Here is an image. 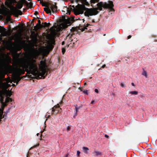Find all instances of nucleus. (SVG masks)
Wrapping results in <instances>:
<instances>
[{
  "mask_svg": "<svg viewBox=\"0 0 157 157\" xmlns=\"http://www.w3.org/2000/svg\"><path fill=\"white\" fill-rule=\"evenodd\" d=\"M49 52V50L47 49L39 48L38 51H36L26 60L18 63L15 69L16 74L20 75L24 74L26 71L36 76L37 78H41L49 69L45 60H42L39 64V70L36 59L40 54H42L44 56H47Z\"/></svg>",
  "mask_w": 157,
  "mask_h": 157,
  "instance_id": "nucleus-1",
  "label": "nucleus"
},
{
  "mask_svg": "<svg viewBox=\"0 0 157 157\" xmlns=\"http://www.w3.org/2000/svg\"><path fill=\"white\" fill-rule=\"evenodd\" d=\"M98 8L91 9H86L84 13L85 16L88 17L92 15H96L98 13V10L101 11L102 10V8H109L111 11H113V2L111 1H109L108 3L106 2H100L97 4Z\"/></svg>",
  "mask_w": 157,
  "mask_h": 157,
  "instance_id": "nucleus-2",
  "label": "nucleus"
},
{
  "mask_svg": "<svg viewBox=\"0 0 157 157\" xmlns=\"http://www.w3.org/2000/svg\"><path fill=\"white\" fill-rule=\"evenodd\" d=\"M71 22L69 20L64 19L60 23L59 25L57 27V30L59 31L63 29L66 28L71 25Z\"/></svg>",
  "mask_w": 157,
  "mask_h": 157,
  "instance_id": "nucleus-3",
  "label": "nucleus"
},
{
  "mask_svg": "<svg viewBox=\"0 0 157 157\" xmlns=\"http://www.w3.org/2000/svg\"><path fill=\"white\" fill-rule=\"evenodd\" d=\"M23 6V3L20 2L17 3L16 8L14 6H12L11 8V10L12 13L15 15H18L20 13H21L20 10H18L17 9H21Z\"/></svg>",
  "mask_w": 157,
  "mask_h": 157,
  "instance_id": "nucleus-4",
  "label": "nucleus"
},
{
  "mask_svg": "<svg viewBox=\"0 0 157 157\" xmlns=\"http://www.w3.org/2000/svg\"><path fill=\"white\" fill-rule=\"evenodd\" d=\"M73 7L74 13L76 15L82 14L85 9L84 6L81 5L76 6L75 8L73 6Z\"/></svg>",
  "mask_w": 157,
  "mask_h": 157,
  "instance_id": "nucleus-5",
  "label": "nucleus"
},
{
  "mask_svg": "<svg viewBox=\"0 0 157 157\" xmlns=\"http://www.w3.org/2000/svg\"><path fill=\"white\" fill-rule=\"evenodd\" d=\"M5 28L0 26V33H1V36H5L10 35L11 33L10 31H5Z\"/></svg>",
  "mask_w": 157,
  "mask_h": 157,
  "instance_id": "nucleus-6",
  "label": "nucleus"
},
{
  "mask_svg": "<svg viewBox=\"0 0 157 157\" xmlns=\"http://www.w3.org/2000/svg\"><path fill=\"white\" fill-rule=\"evenodd\" d=\"M61 109L60 108L59 104H57L52 108V113H55L56 114L58 112H61Z\"/></svg>",
  "mask_w": 157,
  "mask_h": 157,
  "instance_id": "nucleus-7",
  "label": "nucleus"
},
{
  "mask_svg": "<svg viewBox=\"0 0 157 157\" xmlns=\"http://www.w3.org/2000/svg\"><path fill=\"white\" fill-rule=\"evenodd\" d=\"M42 25L41 24L40 21L39 20L38 21V23L34 27V29L36 30H37L38 29H40L41 28Z\"/></svg>",
  "mask_w": 157,
  "mask_h": 157,
  "instance_id": "nucleus-8",
  "label": "nucleus"
},
{
  "mask_svg": "<svg viewBox=\"0 0 157 157\" xmlns=\"http://www.w3.org/2000/svg\"><path fill=\"white\" fill-rule=\"evenodd\" d=\"M50 7L52 12H55L57 11V7L56 5L52 4Z\"/></svg>",
  "mask_w": 157,
  "mask_h": 157,
  "instance_id": "nucleus-9",
  "label": "nucleus"
},
{
  "mask_svg": "<svg viewBox=\"0 0 157 157\" xmlns=\"http://www.w3.org/2000/svg\"><path fill=\"white\" fill-rule=\"evenodd\" d=\"M4 110V107H1L0 108V121H1V119L2 118V115L3 113V111Z\"/></svg>",
  "mask_w": 157,
  "mask_h": 157,
  "instance_id": "nucleus-10",
  "label": "nucleus"
},
{
  "mask_svg": "<svg viewBox=\"0 0 157 157\" xmlns=\"http://www.w3.org/2000/svg\"><path fill=\"white\" fill-rule=\"evenodd\" d=\"M44 10L46 11V13H49L50 14L51 13V12L52 11L50 7L47 8H44Z\"/></svg>",
  "mask_w": 157,
  "mask_h": 157,
  "instance_id": "nucleus-11",
  "label": "nucleus"
},
{
  "mask_svg": "<svg viewBox=\"0 0 157 157\" xmlns=\"http://www.w3.org/2000/svg\"><path fill=\"white\" fill-rule=\"evenodd\" d=\"M128 94L132 95H136L138 94V92L136 91H130L129 92Z\"/></svg>",
  "mask_w": 157,
  "mask_h": 157,
  "instance_id": "nucleus-12",
  "label": "nucleus"
},
{
  "mask_svg": "<svg viewBox=\"0 0 157 157\" xmlns=\"http://www.w3.org/2000/svg\"><path fill=\"white\" fill-rule=\"evenodd\" d=\"M82 149L83 152L86 154L88 153V151L89 150L88 148L86 147H82Z\"/></svg>",
  "mask_w": 157,
  "mask_h": 157,
  "instance_id": "nucleus-13",
  "label": "nucleus"
},
{
  "mask_svg": "<svg viewBox=\"0 0 157 157\" xmlns=\"http://www.w3.org/2000/svg\"><path fill=\"white\" fill-rule=\"evenodd\" d=\"M94 155L95 156L101 155H102V153L101 152L97 151H94Z\"/></svg>",
  "mask_w": 157,
  "mask_h": 157,
  "instance_id": "nucleus-14",
  "label": "nucleus"
},
{
  "mask_svg": "<svg viewBox=\"0 0 157 157\" xmlns=\"http://www.w3.org/2000/svg\"><path fill=\"white\" fill-rule=\"evenodd\" d=\"M142 75L145 76L146 78L147 77V72L146 71H145L144 69H143V72L142 73Z\"/></svg>",
  "mask_w": 157,
  "mask_h": 157,
  "instance_id": "nucleus-15",
  "label": "nucleus"
},
{
  "mask_svg": "<svg viewBox=\"0 0 157 157\" xmlns=\"http://www.w3.org/2000/svg\"><path fill=\"white\" fill-rule=\"evenodd\" d=\"M50 24L49 23H47L46 22H45L44 23L43 25H42V26L41 28L48 27L50 25Z\"/></svg>",
  "mask_w": 157,
  "mask_h": 157,
  "instance_id": "nucleus-16",
  "label": "nucleus"
},
{
  "mask_svg": "<svg viewBox=\"0 0 157 157\" xmlns=\"http://www.w3.org/2000/svg\"><path fill=\"white\" fill-rule=\"evenodd\" d=\"M75 112L77 113H78V110L80 108L79 107H78L77 105H75Z\"/></svg>",
  "mask_w": 157,
  "mask_h": 157,
  "instance_id": "nucleus-17",
  "label": "nucleus"
},
{
  "mask_svg": "<svg viewBox=\"0 0 157 157\" xmlns=\"http://www.w3.org/2000/svg\"><path fill=\"white\" fill-rule=\"evenodd\" d=\"M7 102H6V101L4 102H3L2 103V107H4V108L5 106H6L7 105Z\"/></svg>",
  "mask_w": 157,
  "mask_h": 157,
  "instance_id": "nucleus-18",
  "label": "nucleus"
},
{
  "mask_svg": "<svg viewBox=\"0 0 157 157\" xmlns=\"http://www.w3.org/2000/svg\"><path fill=\"white\" fill-rule=\"evenodd\" d=\"M80 152L78 151H77V156L78 157L80 156Z\"/></svg>",
  "mask_w": 157,
  "mask_h": 157,
  "instance_id": "nucleus-19",
  "label": "nucleus"
},
{
  "mask_svg": "<svg viewBox=\"0 0 157 157\" xmlns=\"http://www.w3.org/2000/svg\"><path fill=\"white\" fill-rule=\"evenodd\" d=\"M62 52L63 54L65 52V49L64 48H62Z\"/></svg>",
  "mask_w": 157,
  "mask_h": 157,
  "instance_id": "nucleus-20",
  "label": "nucleus"
},
{
  "mask_svg": "<svg viewBox=\"0 0 157 157\" xmlns=\"http://www.w3.org/2000/svg\"><path fill=\"white\" fill-rule=\"evenodd\" d=\"M78 114V113L75 112V114H74L73 117L74 118H75V117Z\"/></svg>",
  "mask_w": 157,
  "mask_h": 157,
  "instance_id": "nucleus-21",
  "label": "nucleus"
},
{
  "mask_svg": "<svg viewBox=\"0 0 157 157\" xmlns=\"http://www.w3.org/2000/svg\"><path fill=\"white\" fill-rule=\"evenodd\" d=\"M120 85L122 87H125V85L123 83H121V84H120Z\"/></svg>",
  "mask_w": 157,
  "mask_h": 157,
  "instance_id": "nucleus-22",
  "label": "nucleus"
},
{
  "mask_svg": "<svg viewBox=\"0 0 157 157\" xmlns=\"http://www.w3.org/2000/svg\"><path fill=\"white\" fill-rule=\"evenodd\" d=\"M71 128L69 126H67V131H70L71 130Z\"/></svg>",
  "mask_w": 157,
  "mask_h": 157,
  "instance_id": "nucleus-23",
  "label": "nucleus"
},
{
  "mask_svg": "<svg viewBox=\"0 0 157 157\" xmlns=\"http://www.w3.org/2000/svg\"><path fill=\"white\" fill-rule=\"evenodd\" d=\"M29 7L30 8H31L32 7V3H29Z\"/></svg>",
  "mask_w": 157,
  "mask_h": 157,
  "instance_id": "nucleus-24",
  "label": "nucleus"
},
{
  "mask_svg": "<svg viewBox=\"0 0 157 157\" xmlns=\"http://www.w3.org/2000/svg\"><path fill=\"white\" fill-rule=\"evenodd\" d=\"M83 92L84 93L86 94H88V92L87 90H83Z\"/></svg>",
  "mask_w": 157,
  "mask_h": 157,
  "instance_id": "nucleus-25",
  "label": "nucleus"
},
{
  "mask_svg": "<svg viewBox=\"0 0 157 157\" xmlns=\"http://www.w3.org/2000/svg\"><path fill=\"white\" fill-rule=\"evenodd\" d=\"M45 130V129H44L41 132V133H42L43 132H44V131ZM42 134H41V135L40 136V140H41V138H42Z\"/></svg>",
  "mask_w": 157,
  "mask_h": 157,
  "instance_id": "nucleus-26",
  "label": "nucleus"
},
{
  "mask_svg": "<svg viewBox=\"0 0 157 157\" xmlns=\"http://www.w3.org/2000/svg\"><path fill=\"white\" fill-rule=\"evenodd\" d=\"M94 91L96 93H98V92H99L98 90L96 89H95Z\"/></svg>",
  "mask_w": 157,
  "mask_h": 157,
  "instance_id": "nucleus-27",
  "label": "nucleus"
},
{
  "mask_svg": "<svg viewBox=\"0 0 157 157\" xmlns=\"http://www.w3.org/2000/svg\"><path fill=\"white\" fill-rule=\"evenodd\" d=\"M131 35H129L128 37V39H129L130 38H131Z\"/></svg>",
  "mask_w": 157,
  "mask_h": 157,
  "instance_id": "nucleus-28",
  "label": "nucleus"
},
{
  "mask_svg": "<svg viewBox=\"0 0 157 157\" xmlns=\"http://www.w3.org/2000/svg\"><path fill=\"white\" fill-rule=\"evenodd\" d=\"M105 137L106 138H108L109 136L106 134H105Z\"/></svg>",
  "mask_w": 157,
  "mask_h": 157,
  "instance_id": "nucleus-29",
  "label": "nucleus"
},
{
  "mask_svg": "<svg viewBox=\"0 0 157 157\" xmlns=\"http://www.w3.org/2000/svg\"><path fill=\"white\" fill-rule=\"evenodd\" d=\"M131 84H132V86H135V84H134L132 82V83H131Z\"/></svg>",
  "mask_w": 157,
  "mask_h": 157,
  "instance_id": "nucleus-30",
  "label": "nucleus"
},
{
  "mask_svg": "<svg viewBox=\"0 0 157 157\" xmlns=\"http://www.w3.org/2000/svg\"><path fill=\"white\" fill-rule=\"evenodd\" d=\"M94 101H92L91 102V104H94Z\"/></svg>",
  "mask_w": 157,
  "mask_h": 157,
  "instance_id": "nucleus-31",
  "label": "nucleus"
},
{
  "mask_svg": "<svg viewBox=\"0 0 157 157\" xmlns=\"http://www.w3.org/2000/svg\"><path fill=\"white\" fill-rule=\"evenodd\" d=\"M64 43H65L64 42V41H63L62 42V45H64Z\"/></svg>",
  "mask_w": 157,
  "mask_h": 157,
  "instance_id": "nucleus-32",
  "label": "nucleus"
},
{
  "mask_svg": "<svg viewBox=\"0 0 157 157\" xmlns=\"http://www.w3.org/2000/svg\"><path fill=\"white\" fill-rule=\"evenodd\" d=\"M105 66V64H104L103 65V66H102V67L103 68H104Z\"/></svg>",
  "mask_w": 157,
  "mask_h": 157,
  "instance_id": "nucleus-33",
  "label": "nucleus"
},
{
  "mask_svg": "<svg viewBox=\"0 0 157 157\" xmlns=\"http://www.w3.org/2000/svg\"><path fill=\"white\" fill-rule=\"evenodd\" d=\"M7 20H9L10 19V18L9 17H7Z\"/></svg>",
  "mask_w": 157,
  "mask_h": 157,
  "instance_id": "nucleus-34",
  "label": "nucleus"
},
{
  "mask_svg": "<svg viewBox=\"0 0 157 157\" xmlns=\"http://www.w3.org/2000/svg\"><path fill=\"white\" fill-rule=\"evenodd\" d=\"M39 135H40L39 133H37V136H39Z\"/></svg>",
  "mask_w": 157,
  "mask_h": 157,
  "instance_id": "nucleus-35",
  "label": "nucleus"
},
{
  "mask_svg": "<svg viewBox=\"0 0 157 157\" xmlns=\"http://www.w3.org/2000/svg\"><path fill=\"white\" fill-rule=\"evenodd\" d=\"M12 85L13 86H15V85L14 84H13Z\"/></svg>",
  "mask_w": 157,
  "mask_h": 157,
  "instance_id": "nucleus-36",
  "label": "nucleus"
},
{
  "mask_svg": "<svg viewBox=\"0 0 157 157\" xmlns=\"http://www.w3.org/2000/svg\"><path fill=\"white\" fill-rule=\"evenodd\" d=\"M68 155L67 154V155H66V156H65V157H67V156Z\"/></svg>",
  "mask_w": 157,
  "mask_h": 157,
  "instance_id": "nucleus-37",
  "label": "nucleus"
},
{
  "mask_svg": "<svg viewBox=\"0 0 157 157\" xmlns=\"http://www.w3.org/2000/svg\"><path fill=\"white\" fill-rule=\"evenodd\" d=\"M87 26H86V27H87L88 25H89L88 24H87Z\"/></svg>",
  "mask_w": 157,
  "mask_h": 157,
  "instance_id": "nucleus-38",
  "label": "nucleus"
},
{
  "mask_svg": "<svg viewBox=\"0 0 157 157\" xmlns=\"http://www.w3.org/2000/svg\"><path fill=\"white\" fill-rule=\"evenodd\" d=\"M2 40V39L1 37H0V41Z\"/></svg>",
  "mask_w": 157,
  "mask_h": 157,
  "instance_id": "nucleus-39",
  "label": "nucleus"
},
{
  "mask_svg": "<svg viewBox=\"0 0 157 157\" xmlns=\"http://www.w3.org/2000/svg\"><path fill=\"white\" fill-rule=\"evenodd\" d=\"M45 78V77H43V78Z\"/></svg>",
  "mask_w": 157,
  "mask_h": 157,
  "instance_id": "nucleus-40",
  "label": "nucleus"
},
{
  "mask_svg": "<svg viewBox=\"0 0 157 157\" xmlns=\"http://www.w3.org/2000/svg\"><path fill=\"white\" fill-rule=\"evenodd\" d=\"M47 120V119H46V121L45 122V123L46 122V121Z\"/></svg>",
  "mask_w": 157,
  "mask_h": 157,
  "instance_id": "nucleus-41",
  "label": "nucleus"
},
{
  "mask_svg": "<svg viewBox=\"0 0 157 157\" xmlns=\"http://www.w3.org/2000/svg\"><path fill=\"white\" fill-rule=\"evenodd\" d=\"M18 82H19V81H17V83Z\"/></svg>",
  "mask_w": 157,
  "mask_h": 157,
  "instance_id": "nucleus-42",
  "label": "nucleus"
},
{
  "mask_svg": "<svg viewBox=\"0 0 157 157\" xmlns=\"http://www.w3.org/2000/svg\"><path fill=\"white\" fill-rule=\"evenodd\" d=\"M27 157H28V156H27Z\"/></svg>",
  "mask_w": 157,
  "mask_h": 157,
  "instance_id": "nucleus-43",
  "label": "nucleus"
}]
</instances>
